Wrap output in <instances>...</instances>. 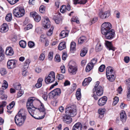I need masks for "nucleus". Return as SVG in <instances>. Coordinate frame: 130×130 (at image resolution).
Here are the masks:
<instances>
[{
  "label": "nucleus",
  "mask_w": 130,
  "mask_h": 130,
  "mask_svg": "<svg viewBox=\"0 0 130 130\" xmlns=\"http://www.w3.org/2000/svg\"><path fill=\"white\" fill-rule=\"evenodd\" d=\"M100 82L99 81L96 83V84L93 89V93L95 91L97 95L98 96H101L103 94V90L102 87L99 85Z\"/></svg>",
  "instance_id": "nucleus-6"
},
{
  "label": "nucleus",
  "mask_w": 130,
  "mask_h": 130,
  "mask_svg": "<svg viewBox=\"0 0 130 130\" xmlns=\"http://www.w3.org/2000/svg\"><path fill=\"white\" fill-rule=\"evenodd\" d=\"M20 46L23 48H24L25 47L26 45V43L25 41L23 40H21L19 43Z\"/></svg>",
  "instance_id": "nucleus-36"
},
{
  "label": "nucleus",
  "mask_w": 130,
  "mask_h": 130,
  "mask_svg": "<svg viewBox=\"0 0 130 130\" xmlns=\"http://www.w3.org/2000/svg\"><path fill=\"white\" fill-rule=\"evenodd\" d=\"M91 64L90 63H89L87 65L86 69V71L87 72H89L93 67L91 66Z\"/></svg>",
  "instance_id": "nucleus-34"
},
{
  "label": "nucleus",
  "mask_w": 130,
  "mask_h": 130,
  "mask_svg": "<svg viewBox=\"0 0 130 130\" xmlns=\"http://www.w3.org/2000/svg\"><path fill=\"white\" fill-rule=\"evenodd\" d=\"M110 15L109 11H107L103 12L102 11H100L99 14L100 18L102 19H105L108 18Z\"/></svg>",
  "instance_id": "nucleus-11"
},
{
  "label": "nucleus",
  "mask_w": 130,
  "mask_h": 130,
  "mask_svg": "<svg viewBox=\"0 0 130 130\" xmlns=\"http://www.w3.org/2000/svg\"><path fill=\"white\" fill-rule=\"evenodd\" d=\"M125 62L126 63H128L130 60L129 58V57L126 56L125 57L124 59Z\"/></svg>",
  "instance_id": "nucleus-57"
},
{
  "label": "nucleus",
  "mask_w": 130,
  "mask_h": 130,
  "mask_svg": "<svg viewBox=\"0 0 130 130\" xmlns=\"http://www.w3.org/2000/svg\"><path fill=\"white\" fill-rule=\"evenodd\" d=\"M5 19L8 22L10 21L12 19V14L11 13L8 14L6 17Z\"/></svg>",
  "instance_id": "nucleus-37"
},
{
  "label": "nucleus",
  "mask_w": 130,
  "mask_h": 130,
  "mask_svg": "<svg viewBox=\"0 0 130 130\" xmlns=\"http://www.w3.org/2000/svg\"><path fill=\"white\" fill-rule=\"evenodd\" d=\"M16 61L14 60H10L8 61L7 66L9 69H12L14 68L16 66Z\"/></svg>",
  "instance_id": "nucleus-15"
},
{
  "label": "nucleus",
  "mask_w": 130,
  "mask_h": 130,
  "mask_svg": "<svg viewBox=\"0 0 130 130\" xmlns=\"http://www.w3.org/2000/svg\"><path fill=\"white\" fill-rule=\"evenodd\" d=\"M45 7L43 5L41 6L39 8V11L41 13H44L45 11Z\"/></svg>",
  "instance_id": "nucleus-48"
},
{
  "label": "nucleus",
  "mask_w": 130,
  "mask_h": 130,
  "mask_svg": "<svg viewBox=\"0 0 130 130\" xmlns=\"http://www.w3.org/2000/svg\"><path fill=\"white\" fill-rule=\"evenodd\" d=\"M115 31L112 29L103 35H105V37L107 39L110 40L113 38L115 35Z\"/></svg>",
  "instance_id": "nucleus-10"
},
{
  "label": "nucleus",
  "mask_w": 130,
  "mask_h": 130,
  "mask_svg": "<svg viewBox=\"0 0 130 130\" xmlns=\"http://www.w3.org/2000/svg\"><path fill=\"white\" fill-rule=\"evenodd\" d=\"M97 60V59L96 58H94L92 60L91 62L89 63H90L91 64V66L93 67L94 65L96 63Z\"/></svg>",
  "instance_id": "nucleus-44"
},
{
  "label": "nucleus",
  "mask_w": 130,
  "mask_h": 130,
  "mask_svg": "<svg viewBox=\"0 0 130 130\" xmlns=\"http://www.w3.org/2000/svg\"><path fill=\"white\" fill-rule=\"evenodd\" d=\"M11 5H13L18 2L19 0H7Z\"/></svg>",
  "instance_id": "nucleus-46"
},
{
  "label": "nucleus",
  "mask_w": 130,
  "mask_h": 130,
  "mask_svg": "<svg viewBox=\"0 0 130 130\" xmlns=\"http://www.w3.org/2000/svg\"><path fill=\"white\" fill-rule=\"evenodd\" d=\"M54 27L53 26H51V28L47 33V35L50 36L53 33L52 31L53 30Z\"/></svg>",
  "instance_id": "nucleus-43"
},
{
  "label": "nucleus",
  "mask_w": 130,
  "mask_h": 130,
  "mask_svg": "<svg viewBox=\"0 0 130 130\" xmlns=\"http://www.w3.org/2000/svg\"><path fill=\"white\" fill-rule=\"evenodd\" d=\"M92 80V78L90 77L85 78L83 82V85L84 86L88 85Z\"/></svg>",
  "instance_id": "nucleus-23"
},
{
  "label": "nucleus",
  "mask_w": 130,
  "mask_h": 130,
  "mask_svg": "<svg viewBox=\"0 0 130 130\" xmlns=\"http://www.w3.org/2000/svg\"><path fill=\"white\" fill-rule=\"evenodd\" d=\"M76 46L75 43L74 42H72L70 44V50L71 52L73 53L75 50Z\"/></svg>",
  "instance_id": "nucleus-31"
},
{
  "label": "nucleus",
  "mask_w": 130,
  "mask_h": 130,
  "mask_svg": "<svg viewBox=\"0 0 130 130\" xmlns=\"http://www.w3.org/2000/svg\"><path fill=\"white\" fill-rule=\"evenodd\" d=\"M108 79L111 82L114 81L115 78V77L113 74L106 75Z\"/></svg>",
  "instance_id": "nucleus-29"
},
{
  "label": "nucleus",
  "mask_w": 130,
  "mask_h": 130,
  "mask_svg": "<svg viewBox=\"0 0 130 130\" xmlns=\"http://www.w3.org/2000/svg\"><path fill=\"white\" fill-rule=\"evenodd\" d=\"M72 62L73 63V65L71 64V62H70L69 64V72L72 74H75L77 70V67L74 65L75 63L73 61Z\"/></svg>",
  "instance_id": "nucleus-8"
},
{
  "label": "nucleus",
  "mask_w": 130,
  "mask_h": 130,
  "mask_svg": "<svg viewBox=\"0 0 130 130\" xmlns=\"http://www.w3.org/2000/svg\"><path fill=\"white\" fill-rule=\"evenodd\" d=\"M64 84V86H66L70 85V82L68 80H66L65 81Z\"/></svg>",
  "instance_id": "nucleus-63"
},
{
  "label": "nucleus",
  "mask_w": 130,
  "mask_h": 130,
  "mask_svg": "<svg viewBox=\"0 0 130 130\" xmlns=\"http://www.w3.org/2000/svg\"><path fill=\"white\" fill-rule=\"evenodd\" d=\"M66 113L68 116L73 117L77 114V109L75 105L68 106L65 109Z\"/></svg>",
  "instance_id": "nucleus-3"
},
{
  "label": "nucleus",
  "mask_w": 130,
  "mask_h": 130,
  "mask_svg": "<svg viewBox=\"0 0 130 130\" xmlns=\"http://www.w3.org/2000/svg\"><path fill=\"white\" fill-rule=\"evenodd\" d=\"M43 79L41 78H39L38 80L37 83L36 84L35 86L37 88H40L42 86V82Z\"/></svg>",
  "instance_id": "nucleus-25"
},
{
  "label": "nucleus",
  "mask_w": 130,
  "mask_h": 130,
  "mask_svg": "<svg viewBox=\"0 0 130 130\" xmlns=\"http://www.w3.org/2000/svg\"><path fill=\"white\" fill-rule=\"evenodd\" d=\"M4 58V51L2 48L0 47V61L3 60Z\"/></svg>",
  "instance_id": "nucleus-35"
},
{
  "label": "nucleus",
  "mask_w": 130,
  "mask_h": 130,
  "mask_svg": "<svg viewBox=\"0 0 130 130\" xmlns=\"http://www.w3.org/2000/svg\"><path fill=\"white\" fill-rule=\"evenodd\" d=\"M55 61L57 62H59L60 61V55L58 54H56L55 58Z\"/></svg>",
  "instance_id": "nucleus-42"
},
{
  "label": "nucleus",
  "mask_w": 130,
  "mask_h": 130,
  "mask_svg": "<svg viewBox=\"0 0 130 130\" xmlns=\"http://www.w3.org/2000/svg\"><path fill=\"white\" fill-rule=\"evenodd\" d=\"M30 62L31 61L30 59H26L24 63L23 67V68L25 70H26L28 69Z\"/></svg>",
  "instance_id": "nucleus-24"
},
{
  "label": "nucleus",
  "mask_w": 130,
  "mask_h": 130,
  "mask_svg": "<svg viewBox=\"0 0 130 130\" xmlns=\"http://www.w3.org/2000/svg\"><path fill=\"white\" fill-rule=\"evenodd\" d=\"M107 99L106 96H103L98 101V104L100 106L104 105L107 102Z\"/></svg>",
  "instance_id": "nucleus-12"
},
{
  "label": "nucleus",
  "mask_w": 130,
  "mask_h": 130,
  "mask_svg": "<svg viewBox=\"0 0 130 130\" xmlns=\"http://www.w3.org/2000/svg\"><path fill=\"white\" fill-rule=\"evenodd\" d=\"M8 29L7 24L3 23L2 26V28L0 29L1 32L2 33L6 32L8 30Z\"/></svg>",
  "instance_id": "nucleus-22"
},
{
  "label": "nucleus",
  "mask_w": 130,
  "mask_h": 130,
  "mask_svg": "<svg viewBox=\"0 0 130 130\" xmlns=\"http://www.w3.org/2000/svg\"><path fill=\"white\" fill-rule=\"evenodd\" d=\"M28 45L30 48H32L34 46L35 43L33 42L29 41L28 42Z\"/></svg>",
  "instance_id": "nucleus-53"
},
{
  "label": "nucleus",
  "mask_w": 130,
  "mask_h": 130,
  "mask_svg": "<svg viewBox=\"0 0 130 130\" xmlns=\"http://www.w3.org/2000/svg\"><path fill=\"white\" fill-rule=\"evenodd\" d=\"M106 109H99L98 110V112L99 114L101 115H103L104 114Z\"/></svg>",
  "instance_id": "nucleus-45"
},
{
  "label": "nucleus",
  "mask_w": 130,
  "mask_h": 130,
  "mask_svg": "<svg viewBox=\"0 0 130 130\" xmlns=\"http://www.w3.org/2000/svg\"><path fill=\"white\" fill-rule=\"evenodd\" d=\"M13 87L14 88L17 90H21V85L19 84H14L13 85Z\"/></svg>",
  "instance_id": "nucleus-40"
},
{
  "label": "nucleus",
  "mask_w": 130,
  "mask_h": 130,
  "mask_svg": "<svg viewBox=\"0 0 130 130\" xmlns=\"http://www.w3.org/2000/svg\"><path fill=\"white\" fill-rule=\"evenodd\" d=\"M113 71V68L111 67H108L106 69V74H111L112 73Z\"/></svg>",
  "instance_id": "nucleus-26"
},
{
  "label": "nucleus",
  "mask_w": 130,
  "mask_h": 130,
  "mask_svg": "<svg viewBox=\"0 0 130 130\" xmlns=\"http://www.w3.org/2000/svg\"><path fill=\"white\" fill-rule=\"evenodd\" d=\"M87 48L84 47L81 50L80 53V55L81 56L83 57L84 56L87 52Z\"/></svg>",
  "instance_id": "nucleus-27"
},
{
  "label": "nucleus",
  "mask_w": 130,
  "mask_h": 130,
  "mask_svg": "<svg viewBox=\"0 0 130 130\" xmlns=\"http://www.w3.org/2000/svg\"><path fill=\"white\" fill-rule=\"evenodd\" d=\"M53 53L50 52L48 55V59L49 60H51L53 58Z\"/></svg>",
  "instance_id": "nucleus-51"
},
{
  "label": "nucleus",
  "mask_w": 130,
  "mask_h": 130,
  "mask_svg": "<svg viewBox=\"0 0 130 130\" xmlns=\"http://www.w3.org/2000/svg\"><path fill=\"white\" fill-rule=\"evenodd\" d=\"M98 19L97 17H95L91 21V24H92L96 22L97 21Z\"/></svg>",
  "instance_id": "nucleus-55"
},
{
  "label": "nucleus",
  "mask_w": 130,
  "mask_h": 130,
  "mask_svg": "<svg viewBox=\"0 0 130 130\" xmlns=\"http://www.w3.org/2000/svg\"><path fill=\"white\" fill-rule=\"evenodd\" d=\"M66 31H68L69 32V31L67 30L62 31L60 35V36L62 38H64L67 36H68V33L67 32H66Z\"/></svg>",
  "instance_id": "nucleus-28"
},
{
  "label": "nucleus",
  "mask_w": 130,
  "mask_h": 130,
  "mask_svg": "<svg viewBox=\"0 0 130 130\" xmlns=\"http://www.w3.org/2000/svg\"><path fill=\"white\" fill-rule=\"evenodd\" d=\"M71 117L67 115L64 116L63 117L64 122L67 124L70 123L72 121V119Z\"/></svg>",
  "instance_id": "nucleus-17"
},
{
  "label": "nucleus",
  "mask_w": 130,
  "mask_h": 130,
  "mask_svg": "<svg viewBox=\"0 0 130 130\" xmlns=\"http://www.w3.org/2000/svg\"><path fill=\"white\" fill-rule=\"evenodd\" d=\"M61 92V90L60 89L57 88L50 92L49 93L48 95L50 97L54 98L56 96H59Z\"/></svg>",
  "instance_id": "nucleus-9"
},
{
  "label": "nucleus",
  "mask_w": 130,
  "mask_h": 130,
  "mask_svg": "<svg viewBox=\"0 0 130 130\" xmlns=\"http://www.w3.org/2000/svg\"><path fill=\"white\" fill-rule=\"evenodd\" d=\"M102 49V47L101 44H98L95 47V50L97 52H99L101 51Z\"/></svg>",
  "instance_id": "nucleus-39"
},
{
  "label": "nucleus",
  "mask_w": 130,
  "mask_h": 130,
  "mask_svg": "<svg viewBox=\"0 0 130 130\" xmlns=\"http://www.w3.org/2000/svg\"><path fill=\"white\" fill-rule=\"evenodd\" d=\"M7 95L4 94L1 96V98L2 100H6L7 99Z\"/></svg>",
  "instance_id": "nucleus-60"
},
{
  "label": "nucleus",
  "mask_w": 130,
  "mask_h": 130,
  "mask_svg": "<svg viewBox=\"0 0 130 130\" xmlns=\"http://www.w3.org/2000/svg\"><path fill=\"white\" fill-rule=\"evenodd\" d=\"M60 11L62 13H64L66 11V6L65 5H63L61 7L60 9Z\"/></svg>",
  "instance_id": "nucleus-38"
},
{
  "label": "nucleus",
  "mask_w": 130,
  "mask_h": 130,
  "mask_svg": "<svg viewBox=\"0 0 130 130\" xmlns=\"http://www.w3.org/2000/svg\"><path fill=\"white\" fill-rule=\"evenodd\" d=\"M126 83L128 90L127 96L129 100H130V78L126 81Z\"/></svg>",
  "instance_id": "nucleus-21"
},
{
  "label": "nucleus",
  "mask_w": 130,
  "mask_h": 130,
  "mask_svg": "<svg viewBox=\"0 0 130 130\" xmlns=\"http://www.w3.org/2000/svg\"><path fill=\"white\" fill-rule=\"evenodd\" d=\"M25 115V110L21 109L14 118L15 123L18 126H21L23 124L26 119Z\"/></svg>",
  "instance_id": "nucleus-1"
},
{
  "label": "nucleus",
  "mask_w": 130,
  "mask_h": 130,
  "mask_svg": "<svg viewBox=\"0 0 130 130\" xmlns=\"http://www.w3.org/2000/svg\"><path fill=\"white\" fill-rule=\"evenodd\" d=\"M42 24L43 26L45 29H47L50 27V22L47 17H46L44 19L43 21L42 22Z\"/></svg>",
  "instance_id": "nucleus-13"
},
{
  "label": "nucleus",
  "mask_w": 130,
  "mask_h": 130,
  "mask_svg": "<svg viewBox=\"0 0 130 130\" xmlns=\"http://www.w3.org/2000/svg\"><path fill=\"white\" fill-rule=\"evenodd\" d=\"M86 41V38L84 36L81 37L78 39V43L79 44H81Z\"/></svg>",
  "instance_id": "nucleus-30"
},
{
  "label": "nucleus",
  "mask_w": 130,
  "mask_h": 130,
  "mask_svg": "<svg viewBox=\"0 0 130 130\" xmlns=\"http://www.w3.org/2000/svg\"><path fill=\"white\" fill-rule=\"evenodd\" d=\"M80 89H78L77 90L76 94V97L77 99L78 100H79L81 97V94L80 92Z\"/></svg>",
  "instance_id": "nucleus-33"
},
{
  "label": "nucleus",
  "mask_w": 130,
  "mask_h": 130,
  "mask_svg": "<svg viewBox=\"0 0 130 130\" xmlns=\"http://www.w3.org/2000/svg\"><path fill=\"white\" fill-rule=\"evenodd\" d=\"M61 72L62 73H65V67L64 66H61L60 67Z\"/></svg>",
  "instance_id": "nucleus-59"
},
{
  "label": "nucleus",
  "mask_w": 130,
  "mask_h": 130,
  "mask_svg": "<svg viewBox=\"0 0 130 130\" xmlns=\"http://www.w3.org/2000/svg\"><path fill=\"white\" fill-rule=\"evenodd\" d=\"M45 57V55L43 54H41L39 57V59L40 60H44Z\"/></svg>",
  "instance_id": "nucleus-56"
},
{
  "label": "nucleus",
  "mask_w": 130,
  "mask_h": 130,
  "mask_svg": "<svg viewBox=\"0 0 130 130\" xmlns=\"http://www.w3.org/2000/svg\"><path fill=\"white\" fill-rule=\"evenodd\" d=\"M1 73L2 75H4L6 74L7 72L5 69H1Z\"/></svg>",
  "instance_id": "nucleus-50"
},
{
  "label": "nucleus",
  "mask_w": 130,
  "mask_h": 130,
  "mask_svg": "<svg viewBox=\"0 0 130 130\" xmlns=\"http://www.w3.org/2000/svg\"><path fill=\"white\" fill-rule=\"evenodd\" d=\"M24 92L23 91L21 90H19L17 94V97L19 98L22 96Z\"/></svg>",
  "instance_id": "nucleus-54"
},
{
  "label": "nucleus",
  "mask_w": 130,
  "mask_h": 130,
  "mask_svg": "<svg viewBox=\"0 0 130 130\" xmlns=\"http://www.w3.org/2000/svg\"><path fill=\"white\" fill-rule=\"evenodd\" d=\"M62 125L61 124H60L56 128L55 130H62Z\"/></svg>",
  "instance_id": "nucleus-64"
},
{
  "label": "nucleus",
  "mask_w": 130,
  "mask_h": 130,
  "mask_svg": "<svg viewBox=\"0 0 130 130\" xmlns=\"http://www.w3.org/2000/svg\"><path fill=\"white\" fill-rule=\"evenodd\" d=\"M55 73L53 72H51L48 77L45 78V80L46 84L52 83L55 80Z\"/></svg>",
  "instance_id": "nucleus-7"
},
{
  "label": "nucleus",
  "mask_w": 130,
  "mask_h": 130,
  "mask_svg": "<svg viewBox=\"0 0 130 130\" xmlns=\"http://www.w3.org/2000/svg\"><path fill=\"white\" fill-rule=\"evenodd\" d=\"M41 28L39 27L36 28L35 30V32L38 34H40V33Z\"/></svg>",
  "instance_id": "nucleus-58"
},
{
  "label": "nucleus",
  "mask_w": 130,
  "mask_h": 130,
  "mask_svg": "<svg viewBox=\"0 0 130 130\" xmlns=\"http://www.w3.org/2000/svg\"><path fill=\"white\" fill-rule=\"evenodd\" d=\"M8 87V84L7 82L4 80L3 81V83L2 85V87L3 89H6Z\"/></svg>",
  "instance_id": "nucleus-41"
},
{
  "label": "nucleus",
  "mask_w": 130,
  "mask_h": 130,
  "mask_svg": "<svg viewBox=\"0 0 130 130\" xmlns=\"http://www.w3.org/2000/svg\"><path fill=\"white\" fill-rule=\"evenodd\" d=\"M25 10L24 8L17 7L14 9L13 11V14L14 16L19 18L22 17L25 14Z\"/></svg>",
  "instance_id": "nucleus-4"
},
{
  "label": "nucleus",
  "mask_w": 130,
  "mask_h": 130,
  "mask_svg": "<svg viewBox=\"0 0 130 130\" xmlns=\"http://www.w3.org/2000/svg\"><path fill=\"white\" fill-rule=\"evenodd\" d=\"M112 28V25L109 23L107 22L104 23L101 26V33L103 34H105L106 33L111 30Z\"/></svg>",
  "instance_id": "nucleus-5"
},
{
  "label": "nucleus",
  "mask_w": 130,
  "mask_h": 130,
  "mask_svg": "<svg viewBox=\"0 0 130 130\" xmlns=\"http://www.w3.org/2000/svg\"><path fill=\"white\" fill-rule=\"evenodd\" d=\"M34 101V100L32 98H29L28 99V101L27 103V107L29 113L32 117L36 119H39L43 118L45 116L44 115H43V116L41 117V118L39 117V118H36L33 115L34 112L36 109L33 105L32 103Z\"/></svg>",
  "instance_id": "nucleus-2"
},
{
  "label": "nucleus",
  "mask_w": 130,
  "mask_h": 130,
  "mask_svg": "<svg viewBox=\"0 0 130 130\" xmlns=\"http://www.w3.org/2000/svg\"><path fill=\"white\" fill-rule=\"evenodd\" d=\"M121 120L122 122H124L126 119V115L125 112L124 111H122L120 114Z\"/></svg>",
  "instance_id": "nucleus-20"
},
{
  "label": "nucleus",
  "mask_w": 130,
  "mask_h": 130,
  "mask_svg": "<svg viewBox=\"0 0 130 130\" xmlns=\"http://www.w3.org/2000/svg\"><path fill=\"white\" fill-rule=\"evenodd\" d=\"M82 128V124L80 122H78L73 126L72 130H81Z\"/></svg>",
  "instance_id": "nucleus-19"
},
{
  "label": "nucleus",
  "mask_w": 130,
  "mask_h": 130,
  "mask_svg": "<svg viewBox=\"0 0 130 130\" xmlns=\"http://www.w3.org/2000/svg\"><path fill=\"white\" fill-rule=\"evenodd\" d=\"M105 69V66L104 64L102 65L99 68V71L101 72H102L104 71Z\"/></svg>",
  "instance_id": "nucleus-47"
},
{
  "label": "nucleus",
  "mask_w": 130,
  "mask_h": 130,
  "mask_svg": "<svg viewBox=\"0 0 130 130\" xmlns=\"http://www.w3.org/2000/svg\"><path fill=\"white\" fill-rule=\"evenodd\" d=\"M105 45L107 47V48L109 50H112L114 51L115 48L113 47L111 43V42H110L108 41H105Z\"/></svg>",
  "instance_id": "nucleus-16"
},
{
  "label": "nucleus",
  "mask_w": 130,
  "mask_h": 130,
  "mask_svg": "<svg viewBox=\"0 0 130 130\" xmlns=\"http://www.w3.org/2000/svg\"><path fill=\"white\" fill-rule=\"evenodd\" d=\"M67 57V54L63 53V54L62 58L63 60H66Z\"/></svg>",
  "instance_id": "nucleus-61"
},
{
  "label": "nucleus",
  "mask_w": 130,
  "mask_h": 130,
  "mask_svg": "<svg viewBox=\"0 0 130 130\" xmlns=\"http://www.w3.org/2000/svg\"><path fill=\"white\" fill-rule=\"evenodd\" d=\"M71 22H76L77 23H79V21L77 20L76 17H73L72 18L71 20Z\"/></svg>",
  "instance_id": "nucleus-52"
},
{
  "label": "nucleus",
  "mask_w": 130,
  "mask_h": 130,
  "mask_svg": "<svg viewBox=\"0 0 130 130\" xmlns=\"http://www.w3.org/2000/svg\"><path fill=\"white\" fill-rule=\"evenodd\" d=\"M41 105L40 108H39V110L41 112H44L45 111V109L43 104L41 103Z\"/></svg>",
  "instance_id": "nucleus-49"
},
{
  "label": "nucleus",
  "mask_w": 130,
  "mask_h": 130,
  "mask_svg": "<svg viewBox=\"0 0 130 130\" xmlns=\"http://www.w3.org/2000/svg\"><path fill=\"white\" fill-rule=\"evenodd\" d=\"M13 50L11 47H8L7 48L6 51V54L7 55L11 56L14 54Z\"/></svg>",
  "instance_id": "nucleus-18"
},
{
  "label": "nucleus",
  "mask_w": 130,
  "mask_h": 130,
  "mask_svg": "<svg viewBox=\"0 0 130 130\" xmlns=\"http://www.w3.org/2000/svg\"><path fill=\"white\" fill-rule=\"evenodd\" d=\"M66 47L65 43L64 42H61L58 46V49L60 50H61L64 49Z\"/></svg>",
  "instance_id": "nucleus-32"
},
{
  "label": "nucleus",
  "mask_w": 130,
  "mask_h": 130,
  "mask_svg": "<svg viewBox=\"0 0 130 130\" xmlns=\"http://www.w3.org/2000/svg\"><path fill=\"white\" fill-rule=\"evenodd\" d=\"M35 71L37 73H39L41 72V69L39 67H37L35 69Z\"/></svg>",
  "instance_id": "nucleus-62"
},
{
  "label": "nucleus",
  "mask_w": 130,
  "mask_h": 130,
  "mask_svg": "<svg viewBox=\"0 0 130 130\" xmlns=\"http://www.w3.org/2000/svg\"><path fill=\"white\" fill-rule=\"evenodd\" d=\"M30 17H33L35 21L37 22H39L41 20V18L37 12H31L30 13Z\"/></svg>",
  "instance_id": "nucleus-14"
}]
</instances>
